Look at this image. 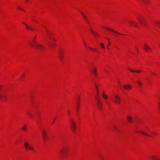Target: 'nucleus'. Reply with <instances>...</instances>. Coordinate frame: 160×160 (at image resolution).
I'll list each match as a JSON object with an SVG mask.
<instances>
[{
  "label": "nucleus",
  "instance_id": "1",
  "mask_svg": "<svg viewBox=\"0 0 160 160\" xmlns=\"http://www.w3.org/2000/svg\"><path fill=\"white\" fill-rule=\"evenodd\" d=\"M29 44L32 47L37 50L42 51L44 48V47L42 45L35 42L34 40H33L32 42H30Z\"/></svg>",
  "mask_w": 160,
  "mask_h": 160
},
{
  "label": "nucleus",
  "instance_id": "2",
  "mask_svg": "<svg viewBox=\"0 0 160 160\" xmlns=\"http://www.w3.org/2000/svg\"><path fill=\"white\" fill-rule=\"evenodd\" d=\"M70 128L72 131L74 132L76 131V123L72 118H70L69 120Z\"/></svg>",
  "mask_w": 160,
  "mask_h": 160
},
{
  "label": "nucleus",
  "instance_id": "3",
  "mask_svg": "<svg viewBox=\"0 0 160 160\" xmlns=\"http://www.w3.org/2000/svg\"><path fill=\"white\" fill-rule=\"evenodd\" d=\"M112 101L115 103L119 104L120 103L121 100L120 98L117 94H115L112 97Z\"/></svg>",
  "mask_w": 160,
  "mask_h": 160
},
{
  "label": "nucleus",
  "instance_id": "4",
  "mask_svg": "<svg viewBox=\"0 0 160 160\" xmlns=\"http://www.w3.org/2000/svg\"><path fill=\"white\" fill-rule=\"evenodd\" d=\"M41 132L43 140L44 142H45L48 138L47 132L44 129H41Z\"/></svg>",
  "mask_w": 160,
  "mask_h": 160
},
{
  "label": "nucleus",
  "instance_id": "5",
  "mask_svg": "<svg viewBox=\"0 0 160 160\" xmlns=\"http://www.w3.org/2000/svg\"><path fill=\"white\" fill-rule=\"evenodd\" d=\"M24 146L27 150L28 149L31 150L34 152V147L32 146H30L28 142H26L24 143Z\"/></svg>",
  "mask_w": 160,
  "mask_h": 160
},
{
  "label": "nucleus",
  "instance_id": "6",
  "mask_svg": "<svg viewBox=\"0 0 160 160\" xmlns=\"http://www.w3.org/2000/svg\"><path fill=\"white\" fill-rule=\"evenodd\" d=\"M95 99L97 101V102L96 103L99 109L100 110H101L102 107V103L98 97V96L95 97Z\"/></svg>",
  "mask_w": 160,
  "mask_h": 160
},
{
  "label": "nucleus",
  "instance_id": "7",
  "mask_svg": "<svg viewBox=\"0 0 160 160\" xmlns=\"http://www.w3.org/2000/svg\"><path fill=\"white\" fill-rule=\"evenodd\" d=\"M138 22L141 25L146 26L145 21L143 18H138Z\"/></svg>",
  "mask_w": 160,
  "mask_h": 160
},
{
  "label": "nucleus",
  "instance_id": "8",
  "mask_svg": "<svg viewBox=\"0 0 160 160\" xmlns=\"http://www.w3.org/2000/svg\"><path fill=\"white\" fill-rule=\"evenodd\" d=\"M122 87L126 90H130L132 87V85H123Z\"/></svg>",
  "mask_w": 160,
  "mask_h": 160
},
{
  "label": "nucleus",
  "instance_id": "9",
  "mask_svg": "<svg viewBox=\"0 0 160 160\" xmlns=\"http://www.w3.org/2000/svg\"><path fill=\"white\" fill-rule=\"evenodd\" d=\"M144 48L145 50L149 52H151L152 51L151 48L146 44H145V47H144Z\"/></svg>",
  "mask_w": 160,
  "mask_h": 160
},
{
  "label": "nucleus",
  "instance_id": "10",
  "mask_svg": "<svg viewBox=\"0 0 160 160\" xmlns=\"http://www.w3.org/2000/svg\"><path fill=\"white\" fill-rule=\"evenodd\" d=\"M151 158L153 159L154 160H160L158 156L156 155H152L150 156Z\"/></svg>",
  "mask_w": 160,
  "mask_h": 160
},
{
  "label": "nucleus",
  "instance_id": "11",
  "mask_svg": "<svg viewBox=\"0 0 160 160\" xmlns=\"http://www.w3.org/2000/svg\"><path fill=\"white\" fill-rule=\"evenodd\" d=\"M103 28L106 29L107 30H108L109 31H112V32H113L114 33H117V34H120V35H123L122 34H121L117 31H114L113 30H112V29H109V28H105V27H103Z\"/></svg>",
  "mask_w": 160,
  "mask_h": 160
},
{
  "label": "nucleus",
  "instance_id": "12",
  "mask_svg": "<svg viewBox=\"0 0 160 160\" xmlns=\"http://www.w3.org/2000/svg\"><path fill=\"white\" fill-rule=\"evenodd\" d=\"M6 97V96L3 93H0V100L4 99Z\"/></svg>",
  "mask_w": 160,
  "mask_h": 160
},
{
  "label": "nucleus",
  "instance_id": "13",
  "mask_svg": "<svg viewBox=\"0 0 160 160\" xmlns=\"http://www.w3.org/2000/svg\"><path fill=\"white\" fill-rule=\"evenodd\" d=\"M81 14L82 15L83 18L85 19V21L87 22V23L89 24V22H88V20L87 18L86 17V16L85 15V14L83 13L82 12H81Z\"/></svg>",
  "mask_w": 160,
  "mask_h": 160
},
{
  "label": "nucleus",
  "instance_id": "14",
  "mask_svg": "<svg viewBox=\"0 0 160 160\" xmlns=\"http://www.w3.org/2000/svg\"><path fill=\"white\" fill-rule=\"evenodd\" d=\"M127 120L129 122H131L132 121V118L130 116H127Z\"/></svg>",
  "mask_w": 160,
  "mask_h": 160
},
{
  "label": "nucleus",
  "instance_id": "15",
  "mask_svg": "<svg viewBox=\"0 0 160 160\" xmlns=\"http://www.w3.org/2000/svg\"><path fill=\"white\" fill-rule=\"evenodd\" d=\"M138 132L141 133V134H143L144 135H146L149 137H151V136L148 135L146 133H145V132L142 130L138 131Z\"/></svg>",
  "mask_w": 160,
  "mask_h": 160
},
{
  "label": "nucleus",
  "instance_id": "16",
  "mask_svg": "<svg viewBox=\"0 0 160 160\" xmlns=\"http://www.w3.org/2000/svg\"><path fill=\"white\" fill-rule=\"evenodd\" d=\"M67 151V150L66 148H64L62 149L61 150V154L62 155H63L64 154H65L66 152Z\"/></svg>",
  "mask_w": 160,
  "mask_h": 160
},
{
  "label": "nucleus",
  "instance_id": "17",
  "mask_svg": "<svg viewBox=\"0 0 160 160\" xmlns=\"http://www.w3.org/2000/svg\"><path fill=\"white\" fill-rule=\"evenodd\" d=\"M23 24H24L26 26V28L28 29L31 30L33 29V28L32 26H29L27 24L23 22Z\"/></svg>",
  "mask_w": 160,
  "mask_h": 160
},
{
  "label": "nucleus",
  "instance_id": "18",
  "mask_svg": "<svg viewBox=\"0 0 160 160\" xmlns=\"http://www.w3.org/2000/svg\"><path fill=\"white\" fill-rule=\"evenodd\" d=\"M102 98L105 99H107L108 98V97L107 95H106L104 92H103L102 93Z\"/></svg>",
  "mask_w": 160,
  "mask_h": 160
},
{
  "label": "nucleus",
  "instance_id": "19",
  "mask_svg": "<svg viewBox=\"0 0 160 160\" xmlns=\"http://www.w3.org/2000/svg\"><path fill=\"white\" fill-rule=\"evenodd\" d=\"M92 72H93L95 76H96L97 75V71L96 69L95 68H93L92 69V71H91Z\"/></svg>",
  "mask_w": 160,
  "mask_h": 160
},
{
  "label": "nucleus",
  "instance_id": "20",
  "mask_svg": "<svg viewBox=\"0 0 160 160\" xmlns=\"http://www.w3.org/2000/svg\"><path fill=\"white\" fill-rule=\"evenodd\" d=\"M128 70L131 72H133L139 73V72H140V70H132L130 68L128 69Z\"/></svg>",
  "mask_w": 160,
  "mask_h": 160
},
{
  "label": "nucleus",
  "instance_id": "21",
  "mask_svg": "<svg viewBox=\"0 0 160 160\" xmlns=\"http://www.w3.org/2000/svg\"><path fill=\"white\" fill-rule=\"evenodd\" d=\"M90 30L94 36H98V34L96 32L94 31L92 29H90Z\"/></svg>",
  "mask_w": 160,
  "mask_h": 160
},
{
  "label": "nucleus",
  "instance_id": "22",
  "mask_svg": "<svg viewBox=\"0 0 160 160\" xmlns=\"http://www.w3.org/2000/svg\"><path fill=\"white\" fill-rule=\"evenodd\" d=\"M137 83L138 84V85L140 87H141L142 86V81H141L140 80H138L137 81Z\"/></svg>",
  "mask_w": 160,
  "mask_h": 160
},
{
  "label": "nucleus",
  "instance_id": "23",
  "mask_svg": "<svg viewBox=\"0 0 160 160\" xmlns=\"http://www.w3.org/2000/svg\"><path fill=\"white\" fill-rule=\"evenodd\" d=\"M129 23L133 25L135 27H138V26L137 25V24L136 23L133 22H130Z\"/></svg>",
  "mask_w": 160,
  "mask_h": 160
},
{
  "label": "nucleus",
  "instance_id": "24",
  "mask_svg": "<svg viewBox=\"0 0 160 160\" xmlns=\"http://www.w3.org/2000/svg\"><path fill=\"white\" fill-rule=\"evenodd\" d=\"M79 102H80V99H78V101L77 102V109H78L79 108Z\"/></svg>",
  "mask_w": 160,
  "mask_h": 160
},
{
  "label": "nucleus",
  "instance_id": "25",
  "mask_svg": "<svg viewBox=\"0 0 160 160\" xmlns=\"http://www.w3.org/2000/svg\"><path fill=\"white\" fill-rule=\"evenodd\" d=\"M22 129L23 130H27V127L26 125H24L22 128Z\"/></svg>",
  "mask_w": 160,
  "mask_h": 160
},
{
  "label": "nucleus",
  "instance_id": "26",
  "mask_svg": "<svg viewBox=\"0 0 160 160\" xmlns=\"http://www.w3.org/2000/svg\"><path fill=\"white\" fill-rule=\"evenodd\" d=\"M89 49L93 51H97V50L96 49L91 48L90 47H88Z\"/></svg>",
  "mask_w": 160,
  "mask_h": 160
},
{
  "label": "nucleus",
  "instance_id": "27",
  "mask_svg": "<svg viewBox=\"0 0 160 160\" xmlns=\"http://www.w3.org/2000/svg\"><path fill=\"white\" fill-rule=\"evenodd\" d=\"M59 58L60 60L62 61V56L61 53H59Z\"/></svg>",
  "mask_w": 160,
  "mask_h": 160
},
{
  "label": "nucleus",
  "instance_id": "28",
  "mask_svg": "<svg viewBox=\"0 0 160 160\" xmlns=\"http://www.w3.org/2000/svg\"><path fill=\"white\" fill-rule=\"evenodd\" d=\"M100 45L101 46V47H102L103 48H105V47L104 46V44L103 43H101L100 44Z\"/></svg>",
  "mask_w": 160,
  "mask_h": 160
},
{
  "label": "nucleus",
  "instance_id": "29",
  "mask_svg": "<svg viewBox=\"0 0 160 160\" xmlns=\"http://www.w3.org/2000/svg\"><path fill=\"white\" fill-rule=\"evenodd\" d=\"M156 23L157 25L158 26H160V22L158 21H156L155 22Z\"/></svg>",
  "mask_w": 160,
  "mask_h": 160
},
{
  "label": "nucleus",
  "instance_id": "30",
  "mask_svg": "<svg viewBox=\"0 0 160 160\" xmlns=\"http://www.w3.org/2000/svg\"><path fill=\"white\" fill-rule=\"evenodd\" d=\"M50 39H51L52 37V33L50 34V35L48 36Z\"/></svg>",
  "mask_w": 160,
  "mask_h": 160
},
{
  "label": "nucleus",
  "instance_id": "31",
  "mask_svg": "<svg viewBox=\"0 0 160 160\" xmlns=\"http://www.w3.org/2000/svg\"><path fill=\"white\" fill-rule=\"evenodd\" d=\"M146 4H148V0H142Z\"/></svg>",
  "mask_w": 160,
  "mask_h": 160
},
{
  "label": "nucleus",
  "instance_id": "32",
  "mask_svg": "<svg viewBox=\"0 0 160 160\" xmlns=\"http://www.w3.org/2000/svg\"><path fill=\"white\" fill-rule=\"evenodd\" d=\"M95 85L96 88L97 89V95H98V87L97 86V85L96 84Z\"/></svg>",
  "mask_w": 160,
  "mask_h": 160
},
{
  "label": "nucleus",
  "instance_id": "33",
  "mask_svg": "<svg viewBox=\"0 0 160 160\" xmlns=\"http://www.w3.org/2000/svg\"><path fill=\"white\" fill-rule=\"evenodd\" d=\"M51 33H50L49 31L47 32V33H46V34L48 36L50 34H51Z\"/></svg>",
  "mask_w": 160,
  "mask_h": 160
},
{
  "label": "nucleus",
  "instance_id": "34",
  "mask_svg": "<svg viewBox=\"0 0 160 160\" xmlns=\"http://www.w3.org/2000/svg\"><path fill=\"white\" fill-rule=\"evenodd\" d=\"M18 8L20 10H22V9L20 7H18Z\"/></svg>",
  "mask_w": 160,
  "mask_h": 160
},
{
  "label": "nucleus",
  "instance_id": "35",
  "mask_svg": "<svg viewBox=\"0 0 160 160\" xmlns=\"http://www.w3.org/2000/svg\"><path fill=\"white\" fill-rule=\"evenodd\" d=\"M152 72V74H154V75H155V74L154 72Z\"/></svg>",
  "mask_w": 160,
  "mask_h": 160
},
{
  "label": "nucleus",
  "instance_id": "36",
  "mask_svg": "<svg viewBox=\"0 0 160 160\" xmlns=\"http://www.w3.org/2000/svg\"><path fill=\"white\" fill-rule=\"evenodd\" d=\"M45 29H46V32H48V31L47 29V28H45Z\"/></svg>",
  "mask_w": 160,
  "mask_h": 160
},
{
  "label": "nucleus",
  "instance_id": "37",
  "mask_svg": "<svg viewBox=\"0 0 160 160\" xmlns=\"http://www.w3.org/2000/svg\"><path fill=\"white\" fill-rule=\"evenodd\" d=\"M28 115L30 117L31 116V115L30 114L28 113Z\"/></svg>",
  "mask_w": 160,
  "mask_h": 160
},
{
  "label": "nucleus",
  "instance_id": "38",
  "mask_svg": "<svg viewBox=\"0 0 160 160\" xmlns=\"http://www.w3.org/2000/svg\"><path fill=\"white\" fill-rule=\"evenodd\" d=\"M107 39H108L109 41H110V39L106 38Z\"/></svg>",
  "mask_w": 160,
  "mask_h": 160
},
{
  "label": "nucleus",
  "instance_id": "39",
  "mask_svg": "<svg viewBox=\"0 0 160 160\" xmlns=\"http://www.w3.org/2000/svg\"><path fill=\"white\" fill-rule=\"evenodd\" d=\"M152 134H155V132H152Z\"/></svg>",
  "mask_w": 160,
  "mask_h": 160
},
{
  "label": "nucleus",
  "instance_id": "40",
  "mask_svg": "<svg viewBox=\"0 0 160 160\" xmlns=\"http://www.w3.org/2000/svg\"><path fill=\"white\" fill-rule=\"evenodd\" d=\"M1 86L0 85V90H1Z\"/></svg>",
  "mask_w": 160,
  "mask_h": 160
},
{
  "label": "nucleus",
  "instance_id": "41",
  "mask_svg": "<svg viewBox=\"0 0 160 160\" xmlns=\"http://www.w3.org/2000/svg\"><path fill=\"white\" fill-rule=\"evenodd\" d=\"M107 48L108 49V46H107Z\"/></svg>",
  "mask_w": 160,
  "mask_h": 160
},
{
  "label": "nucleus",
  "instance_id": "42",
  "mask_svg": "<svg viewBox=\"0 0 160 160\" xmlns=\"http://www.w3.org/2000/svg\"><path fill=\"white\" fill-rule=\"evenodd\" d=\"M54 121H55V120H54V121H53V123H54Z\"/></svg>",
  "mask_w": 160,
  "mask_h": 160
},
{
  "label": "nucleus",
  "instance_id": "43",
  "mask_svg": "<svg viewBox=\"0 0 160 160\" xmlns=\"http://www.w3.org/2000/svg\"><path fill=\"white\" fill-rule=\"evenodd\" d=\"M68 112V113L69 114V112Z\"/></svg>",
  "mask_w": 160,
  "mask_h": 160
},
{
  "label": "nucleus",
  "instance_id": "44",
  "mask_svg": "<svg viewBox=\"0 0 160 160\" xmlns=\"http://www.w3.org/2000/svg\"><path fill=\"white\" fill-rule=\"evenodd\" d=\"M27 1H28L29 0H26Z\"/></svg>",
  "mask_w": 160,
  "mask_h": 160
}]
</instances>
